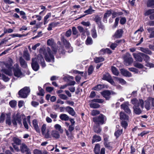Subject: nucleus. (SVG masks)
Masks as SVG:
<instances>
[{
    "label": "nucleus",
    "instance_id": "nucleus-1",
    "mask_svg": "<svg viewBox=\"0 0 154 154\" xmlns=\"http://www.w3.org/2000/svg\"><path fill=\"white\" fill-rule=\"evenodd\" d=\"M131 103L134 105V112L136 114L139 115L142 112V110L139 107L140 106L142 109L144 108L143 101L142 99L137 100L134 98L131 100Z\"/></svg>",
    "mask_w": 154,
    "mask_h": 154
},
{
    "label": "nucleus",
    "instance_id": "nucleus-2",
    "mask_svg": "<svg viewBox=\"0 0 154 154\" xmlns=\"http://www.w3.org/2000/svg\"><path fill=\"white\" fill-rule=\"evenodd\" d=\"M3 68L1 69V71L9 76L12 75V71L13 61L12 59H9L8 61L3 63Z\"/></svg>",
    "mask_w": 154,
    "mask_h": 154
},
{
    "label": "nucleus",
    "instance_id": "nucleus-3",
    "mask_svg": "<svg viewBox=\"0 0 154 154\" xmlns=\"http://www.w3.org/2000/svg\"><path fill=\"white\" fill-rule=\"evenodd\" d=\"M47 52H44V55L45 56V59L47 61L50 62L54 61V54H55L57 52V50L56 48H53L52 49L53 51L51 50L50 48H47Z\"/></svg>",
    "mask_w": 154,
    "mask_h": 154
},
{
    "label": "nucleus",
    "instance_id": "nucleus-4",
    "mask_svg": "<svg viewBox=\"0 0 154 154\" xmlns=\"http://www.w3.org/2000/svg\"><path fill=\"white\" fill-rule=\"evenodd\" d=\"M122 58L124 60V64L126 66L129 65L133 61V59L131 55L128 53H126L124 54L122 56Z\"/></svg>",
    "mask_w": 154,
    "mask_h": 154
},
{
    "label": "nucleus",
    "instance_id": "nucleus-5",
    "mask_svg": "<svg viewBox=\"0 0 154 154\" xmlns=\"http://www.w3.org/2000/svg\"><path fill=\"white\" fill-rule=\"evenodd\" d=\"M93 120L95 123L102 125L105 123L106 120V118L104 115L100 114L98 116L93 118Z\"/></svg>",
    "mask_w": 154,
    "mask_h": 154
},
{
    "label": "nucleus",
    "instance_id": "nucleus-6",
    "mask_svg": "<svg viewBox=\"0 0 154 154\" xmlns=\"http://www.w3.org/2000/svg\"><path fill=\"white\" fill-rule=\"evenodd\" d=\"M30 92V90L29 87H25L19 91L18 94L20 97L26 98L27 97Z\"/></svg>",
    "mask_w": 154,
    "mask_h": 154
},
{
    "label": "nucleus",
    "instance_id": "nucleus-7",
    "mask_svg": "<svg viewBox=\"0 0 154 154\" xmlns=\"http://www.w3.org/2000/svg\"><path fill=\"white\" fill-rule=\"evenodd\" d=\"M14 67L13 69L14 75L17 77H21L23 76V74L21 70L19 68V66L17 64L14 65Z\"/></svg>",
    "mask_w": 154,
    "mask_h": 154
},
{
    "label": "nucleus",
    "instance_id": "nucleus-8",
    "mask_svg": "<svg viewBox=\"0 0 154 154\" xmlns=\"http://www.w3.org/2000/svg\"><path fill=\"white\" fill-rule=\"evenodd\" d=\"M20 149L22 153H26V154H31L30 149L24 143L20 145Z\"/></svg>",
    "mask_w": 154,
    "mask_h": 154
},
{
    "label": "nucleus",
    "instance_id": "nucleus-9",
    "mask_svg": "<svg viewBox=\"0 0 154 154\" xmlns=\"http://www.w3.org/2000/svg\"><path fill=\"white\" fill-rule=\"evenodd\" d=\"M17 121L19 124H21V117L18 113H17L16 116H13L12 120L13 124L15 125H17Z\"/></svg>",
    "mask_w": 154,
    "mask_h": 154
},
{
    "label": "nucleus",
    "instance_id": "nucleus-10",
    "mask_svg": "<svg viewBox=\"0 0 154 154\" xmlns=\"http://www.w3.org/2000/svg\"><path fill=\"white\" fill-rule=\"evenodd\" d=\"M32 69L35 71H37L39 69V66L37 62V59L36 58H32Z\"/></svg>",
    "mask_w": 154,
    "mask_h": 154
},
{
    "label": "nucleus",
    "instance_id": "nucleus-11",
    "mask_svg": "<svg viewBox=\"0 0 154 154\" xmlns=\"http://www.w3.org/2000/svg\"><path fill=\"white\" fill-rule=\"evenodd\" d=\"M133 55L136 61L140 62L142 61L143 57V53L140 52L138 53H134Z\"/></svg>",
    "mask_w": 154,
    "mask_h": 154
},
{
    "label": "nucleus",
    "instance_id": "nucleus-12",
    "mask_svg": "<svg viewBox=\"0 0 154 154\" xmlns=\"http://www.w3.org/2000/svg\"><path fill=\"white\" fill-rule=\"evenodd\" d=\"M61 41L63 42L64 45L67 48H70L71 49V51H72V48L71 47L70 44L69 42L64 37L62 36L61 38Z\"/></svg>",
    "mask_w": 154,
    "mask_h": 154
},
{
    "label": "nucleus",
    "instance_id": "nucleus-13",
    "mask_svg": "<svg viewBox=\"0 0 154 154\" xmlns=\"http://www.w3.org/2000/svg\"><path fill=\"white\" fill-rule=\"evenodd\" d=\"M51 138L52 137L55 139H58L60 138V135L59 132L56 130H53L51 132Z\"/></svg>",
    "mask_w": 154,
    "mask_h": 154
},
{
    "label": "nucleus",
    "instance_id": "nucleus-14",
    "mask_svg": "<svg viewBox=\"0 0 154 154\" xmlns=\"http://www.w3.org/2000/svg\"><path fill=\"white\" fill-rule=\"evenodd\" d=\"M32 125L34 129L37 132H40V130L38 125V122L37 120L34 119L32 121Z\"/></svg>",
    "mask_w": 154,
    "mask_h": 154
},
{
    "label": "nucleus",
    "instance_id": "nucleus-15",
    "mask_svg": "<svg viewBox=\"0 0 154 154\" xmlns=\"http://www.w3.org/2000/svg\"><path fill=\"white\" fill-rule=\"evenodd\" d=\"M102 95L106 100H108L110 98V92L108 91H105L101 93Z\"/></svg>",
    "mask_w": 154,
    "mask_h": 154
},
{
    "label": "nucleus",
    "instance_id": "nucleus-16",
    "mask_svg": "<svg viewBox=\"0 0 154 154\" xmlns=\"http://www.w3.org/2000/svg\"><path fill=\"white\" fill-rule=\"evenodd\" d=\"M144 104L145 108L147 110H149L151 109V103L149 100V98L144 102Z\"/></svg>",
    "mask_w": 154,
    "mask_h": 154
},
{
    "label": "nucleus",
    "instance_id": "nucleus-17",
    "mask_svg": "<svg viewBox=\"0 0 154 154\" xmlns=\"http://www.w3.org/2000/svg\"><path fill=\"white\" fill-rule=\"evenodd\" d=\"M122 29H118L115 32L113 37L116 38H120L122 36Z\"/></svg>",
    "mask_w": 154,
    "mask_h": 154
},
{
    "label": "nucleus",
    "instance_id": "nucleus-18",
    "mask_svg": "<svg viewBox=\"0 0 154 154\" xmlns=\"http://www.w3.org/2000/svg\"><path fill=\"white\" fill-rule=\"evenodd\" d=\"M121 71L122 74L125 76L130 77L132 76L130 72L124 69H121Z\"/></svg>",
    "mask_w": 154,
    "mask_h": 154
},
{
    "label": "nucleus",
    "instance_id": "nucleus-19",
    "mask_svg": "<svg viewBox=\"0 0 154 154\" xmlns=\"http://www.w3.org/2000/svg\"><path fill=\"white\" fill-rule=\"evenodd\" d=\"M38 61L39 60L40 61L41 64L43 67L45 66L46 64L45 60L42 55L40 54H38Z\"/></svg>",
    "mask_w": 154,
    "mask_h": 154
},
{
    "label": "nucleus",
    "instance_id": "nucleus-20",
    "mask_svg": "<svg viewBox=\"0 0 154 154\" xmlns=\"http://www.w3.org/2000/svg\"><path fill=\"white\" fill-rule=\"evenodd\" d=\"M66 110L69 114L72 116H74L75 115V112L72 108L68 106L66 107Z\"/></svg>",
    "mask_w": 154,
    "mask_h": 154
},
{
    "label": "nucleus",
    "instance_id": "nucleus-21",
    "mask_svg": "<svg viewBox=\"0 0 154 154\" xmlns=\"http://www.w3.org/2000/svg\"><path fill=\"white\" fill-rule=\"evenodd\" d=\"M147 30L148 32L150 33L149 36V38H154V28H147Z\"/></svg>",
    "mask_w": 154,
    "mask_h": 154
},
{
    "label": "nucleus",
    "instance_id": "nucleus-22",
    "mask_svg": "<svg viewBox=\"0 0 154 154\" xmlns=\"http://www.w3.org/2000/svg\"><path fill=\"white\" fill-rule=\"evenodd\" d=\"M111 12L112 18H114L117 16L122 15L123 14V13L122 12L115 11L112 10Z\"/></svg>",
    "mask_w": 154,
    "mask_h": 154
},
{
    "label": "nucleus",
    "instance_id": "nucleus-23",
    "mask_svg": "<svg viewBox=\"0 0 154 154\" xmlns=\"http://www.w3.org/2000/svg\"><path fill=\"white\" fill-rule=\"evenodd\" d=\"M121 107L128 114L131 113V111L127 105L125 104H122L121 105Z\"/></svg>",
    "mask_w": 154,
    "mask_h": 154
},
{
    "label": "nucleus",
    "instance_id": "nucleus-24",
    "mask_svg": "<svg viewBox=\"0 0 154 154\" xmlns=\"http://www.w3.org/2000/svg\"><path fill=\"white\" fill-rule=\"evenodd\" d=\"M120 117L121 120H128V116L123 112H120Z\"/></svg>",
    "mask_w": 154,
    "mask_h": 154
},
{
    "label": "nucleus",
    "instance_id": "nucleus-25",
    "mask_svg": "<svg viewBox=\"0 0 154 154\" xmlns=\"http://www.w3.org/2000/svg\"><path fill=\"white\" fill-rule=\"evenodd\" d=\"M94 11H95L92 9V7L90 6L89 8L84 12V13L86 14L84 15L82 17H84L86 15L91 14Z\"/></svg>",
    "mask_w": 154,
    "mask_h": 154
},
{
    "label": "nucleus",
    "instance_id": "nucleus-26",
    "mask_svg": "<svg viewBox=\"0 0 154 154\" xmlns=\"http://www.w3.org/2000/svg\"><path fill=\"white\" fill-rule=\"evenodd\" d=\"M112 14L111 10L107 11L105 13L103 18V20L106 21L107 19Z\"/></svg>",
    "mask_w": 154,
    "mask_h": 154
},
{
    "label": "nucleus",
    "instance_id": "nucleus-27",
    "mask_svg": "<svg viewBox=\"0 0 154 154\" xmlns=\"http://www.w3.org/2000/svg\"><path fill=\"white\" fill-rule=\"evenodd\" d=\"M60 118L62 120L67 121L69 119V116L66 114H62L60 115Z\"/></svg>",
    "mask_w": 154,
    "mask_h": 154
},
{
    "label": "nucleus",
    "instance_id": "nucleus-28",
    "mask_svg": "<svg viewBox=\"0 0 154 154\" xmlns=\"http://www.w3.org/2000/svg\"><path fill=\"white\" fill-rule=\"evenodd\" d=\"M77 29L81 33H82V37L85 38V35L86 31L84 29L83 27L82 26H79L77 27Z\"/></svg>",
    "mask_w": 154,
    "mask_h": 154
},
{
    "label": "nucleus",
    "instance_id": "nucleus-29",
    "mask_svg": "<svg viewBox=\"0 0 154 154\" xmlns=\"http://www.w3.org/2000/svg\"><path fill=\"white\" fill-rule=\"evenodd\" d=\"M20 62L21 66L24 68H26L27 67V64L23 59V58L21 57L20 58Z\"/></svg>",
    "mask_w": 154,
    "mask_h": 154
},
{
    "label": "nucleus",
    "instance_id": "nucleus-30",
    "mask_svg": "<svg viewBox=\"0 0 154 154\" xmlns=\"http://www.w3.org/2000/svg\"><path fill=\"white\" fill-rule=\"evenodd\" d=\"M44 137L47 139L51 138V134H50V131L49 129H47L46 132L45 131L44 133H42Z\"/></svg>",
    "mask_w": 154,
    "mask_h": 154
},
{
    "label": "nucleus",
    "instance_id": "nucleus-31",
    "mask_svg": "<svg viewBox=\"0 0 154 154\" xmlns=\"http://www.w3.org/2000/svg\"><path fill=\"white\" fill-rule=\"evenodd\" d=\"M113 78L117 81H119V83L122 85H125L126 83V82L123 79L116 77H113Z\"/></svg>",
    "mask_w": 154,
    "mask_h": 154
},
{
    "label": "nucleus",
    "instance_id": "nucleus-32",
    "mask_svg": "<svg viewBox=\"0 0 154 154\" xmlns=\"http://www.w3.org/2000/svg\"><path fill=\"white\" fill-rule=\"evenodd\" d=\"M104 59L102 57H96L94 59V62L96 63H98L103 61Z\"/></svg>",
    "mask_w": 154,
    "mask_h": 154
},
{
    "label": "nucleus",
    "instance_id": "nucleus-33",
    "mask_svg": "<svg viewBox=\"0 0 154 154\" xmlns=\"http://www.w3.org/2000/svg\"><path fill=\"white\" fill-rule=\"evenodd\" d=\"M111 78L110 75L107 73L103 75L102 79L103 80L108 81Z\"/></svg>",
    "mask_w": 154,
    "mask_h": 154
},
{
    "label": "nucleus",
    "instance_id": "nucleus-34",
    "mask_svg": "<svg viewBox=\"0 0 154 154\" xmlns=\"http://www.w3.org/2000/svg\"><path fill=\"white\" fill-rule=\"evenodd\" d=\"M54 128L56 130H58V131L60 133H63V130L60 125L58 124H55L54 126Z\"/></svg>",
    "mask_w": 154,
    "mask_h": 154
},
{
    "label": "nucleus",
    "instance_id": "nucleus-35",
    "mask_svg": "<svg viewBox=\"0 0 154 154\" xmlns=\"http://www.w3.org/2000/svg\"><path fill=\"white\" fill-rule=\"evenodd\" d=\"M101 137L98 136L97 135H94L93 137V138L92 140V142L93 143L95 142H97L100 141L101 140Z\"/></svg>",
    "mask_w": 154,
    "mask_h": 154
},
{
    "label": "nucleus",
    "instance_id": "nucleus-36",
    "mask_svg": "<svg viewBox=\"0 0 154 154\" xmlns=\"http://www.w3.org/2000/svg\"><path fill=\"white\" fill-rule=\"evenodd\" d=\"M147 7L152 8H154V0H149L147 3Z\"/></svg>",
    "mask_w": 154,
    "mask_h": 154
},
{
    "label": "nucleus",
    "instance_id": "nucleus-37",
    "mask_svg": "<svg viewBox=\"0 0 154 154\" xmlns=\"http://www.w3.org/2000/svg\"><path fill=\"white\" fill-rule=\"evenodd\" d=\"M51 14L50 13H48L47 14L45 17L44 19V24L45 25L48 22V19L51 17Z\"/></svg>",
    "mask_w": 154,
    "mask_h": 154
},
{
    "label": "nucleus",
    "instance_id": "nucleus-38",
    "mask_svg": "<svg viewBox=\"0 0 154 154\" xmlns=\"http://www.w3.org/2000/svg\"><path fill=\"white\" fill-rule=\"evenodd\" d=\"M104 86L103 85H98L93 88V89L96 91H99L104 88Z\"/></svg>",
    "mask_w": 154,
    "mask_h": 154
},
{
    "label": "nucleus",
    "instance_id": "nucleus-39",
    "mask_svg": "<svg viewBox=\"0 0 154 154\" xmlns=\"http://www.w3.org/2000/svg\"><path fill=\"white\" fill-rule=\"evenodd\" d=\"M94 20L98 24H100L101 20V18L97 15H95L94 18Z\"/></svg>",
    "mask_w": 154,
    "mask_h": 154
},
{
    "label": "nucleus",
    "instance_id": "nucleus-40",
    "mask_svg": "<svg viewBox=\"0 0 154 154\" xmlns=\"http://www.w3.org/2000/svg\"><path fill=\"white\" fill-rule=\"evenodd\" d=\"M111 70L114 75L116 76H118L119 75V71L115 67L113 66H112L111 67Z\"/></svg>",
    "mask_w": 154,
    "mask_h": 154
},
{
    "label": "nucleus",
    "instance_id": "nucleus-41",
    "mask_svg": "<svg viewBox=\"0 0 154 154\" xmlns=\"http://www.w3.org/2000/svg\"><path fill=\"white\" fill-rule=\"evenodd\" d=\"M92 102L90 104V106L91 108H97L100 107V105L97 103H94Z\"/></svg>",
    "mask_w": 154,
    "mask_h": 154
},
{
    "label": "nucleus",
    "instance_id": "nucleus-42",
    "mask_svg": "<svg viewBox=\"0 0 154 154\" xmlns=\"http://www.w3.org/2000/svg\"><path fill=\"white\" fill-rule=\"evenodd\" d=\"M72 32L73 35H76L77 37L79 35L78 34V32L75 27L74 26L72 27Z\"/></svg>",
    "mask_w": 154,
    "mask_h": 154
},
{
    "label": "nucleus",
    "instance_id": "nucleus-43",
    "mask_svg": "<svg viewBox=\"0 0 154 154\" xmlns=\"http://www.w3.org/2000/svg\"><path fill=\"white\" fill-rule=\"evenodd\" d=\"M57 24V23L54 22H52L49 24L47 28L48 30V31L51 30H52V28L56 26Z\"/></svg>",
    "mask_w": 154,
    "mask_h": 154
},
{
    "label": "nucleus",
    "instance_id": "nucleus-44",
    "mask_svg": "<svg viewBox=\"0 0 154 154\" xmlns=\"http://www.w3.org/2000/svg\"><path fill=\"white\" fill-rule=\"evenodd\" d=\"M6 123L9 125L11 124V119L10 115L9 114H6Z\"/></svg>",
    "mask_w": 154,
    "mask_h": 154
},
{
    "label": "nucleus",
    "instance_id": "nucleus-45",
    "mask_svg": "<svg viewBox=\"0 0 154 154\" xmlns=\"http://www.w3.org/2000/svg\"><path fill=\"white\" fill-rule=\"evenodd\" d=\"M140 50L141 51L148 54H152L151 52L147 48H141Z\"/></svg>",
    "mask_w": 154,
    "mask_h": 154
},
{
    "label": "nucleus",
    "instance_id": "nucleus-46",
    "mask_svg": "<svg viewBox=\"0 0 154 154\" xmlns=\"http://www.w3.org/2000/svg\"><path fill=\"white\" fill-rule=\"evenodd\" d=\"M128 120H121V126L125 128H126L128 126Z\"/></svg>",
    "mask_w": 154,
    "mask_h": 154
},
{
    "label": "nucleus",
    "instance_id": "nucleus-47",
    "mask_svg": "<svg viewBox=\"0 0 154 154\" xmlns=\"http://www.w3.org/2000/svg\"><path fill=\"white\" fill-rule=\"evenodd\" d=\"M100 150V145L99 144H97L94 147V151L96 154H99Z\"/></svg>",
    "mask_w": 154,
    "mask_h": 154
},
{
    "label": "nucleus",
    "instance_id": "nucleus-48",
    "mask_svg": "<svg viewBox=\"0 0 154 154\" xmlns=\"http://www.w3.org/2000/svg\"><path fill=\"white\" fill-rule=\"evenodd\" d=\"M23 56L25 59L27 60H30V55L27 52L25 51L24 52Z\"/></svg>",
    "mask_w": 154,
    "mask_h": 154
},
{
    "label": "nucleus",
    "instance_id": "nucleus-49",
    "mask_svg": "<svg viewBox=\"0 0 154 154\" xmlns=\"http://www.w3.org/2000/svg\"><path fill=\"white\" fill-rule=\"evenodd\" d=\"M93 43V41L92 38L89 37H88L85 43L87 45H91Z\"/></svg>",
    "mask_w": 154,
    "mask_h": 154
},
{
    "label": "nucleus",
    "instance_id": "nucleus-50",
    "mask_svg": "<svg viewBox=\"0 0 154 154\" xmlns=\"http://www.w3.org/2000/svg\"><path fill=\"white\" fill-rule=\"evenodd\" d=\"M154 13V9H149L145 13V16L152 15V14Z\"/></svg>",
    "mask_w": 154,
    "mask_h": 154
},
{
    "label": "nucleus",
    "instance_id": "nucleus-51",
    "mask_svg": "<svg viewBox=\"0 0 154 154\" xmlns=\"http://www.w3.org/2000/svg\"><path fill=\"white\" fill-rule=\"evenodd\" d=\"M91 34L93 38H95L97 36L96 31L94 28L93 29L91 30Z\"/></svg>",
    "mask_w": 154,
    "mask_h": 154
},
{
    "label": "nucleus",
    "instance_id": "nucleus-52",
    "mask_svg": "<svg viewBox=\"0 0 154 154\" xmlns=\"http://www.w3.org/2000/svg\"><path fill=\"white\" fill-rule=\"evenodd\" d=\"M38 89L39 92L37 94V95L41 96H44V90L39 86L38 87Z\"/></svg>",
    "mask_w": 154,
    "mask_h": 154
},
{
    "label": "nucleus",
    "instance_id": "nucleus-53",
    "mask_svg": "<svg viewBox=\"0 0 154 154\" xmlns=\"http://www.w3.org/2000/svg\"><path fill=\"white\" fill-rule=\"evenodd\" d=\"M14 142L17 145H19L21 143V140L15 137L13 139Z\"/></svg>",
    "mask_w": 154,
    "mask_h": 154
},
{
    "label": "nucleus",
    "instance_id": "nucleus-54",
    "mask_svg": "<svg viewBox=\"0 0 154 154\" xmlns=\"http://www.w3.org/2000/svg\"><path fill=\"white\" fill-rule=\"evenodd\" d=\"M122 130H118L116 131L115 133V135L116 138L119 137L122 133Z\"/></svg>",
    "mask_w": 154,
    "mask_h": 154
},
{
    "label": "nucleus",
    "instance_id": "nucleus-55",
    "mask_svg": "<svg viewBox=\"0 0 154 154\" xmlns=\"http://www.w3.org/2000/svg\"><path fill=\"white\" fill-rule=\"evenodd\" d=\"M72 33V31L71 29H69L67 30L65 34V35L67 37H69L71 36Z\"/></svg>",
    "mask_w": 154,
    "mask_h": 154
},
{
    "label": "nucleus",
    "instance_id": "nucleus-56",
    "mask_svg": "<svg viewBox=\"0 0 154 154\" xmlns=\"http://www.w3.org/2000/svg\"><path fill=\"white\" fill-rule=\"evenodd\" d=\"M134 66L135 67L139 69L142 68L143 67V65L138 63H134Z\"/></svg>",
    "mask_w": 154,
    "mask_h": 154
},
{
    "label": "nucleus",
    "instance_id": "nucleus-57",
    "mask_svg": "<svg viewBox=\"0 0 154 154\" xmlns=\"http://www.w3.org/2000/svg\"><path fill=\"white\" fill-rule=\"evenodd\" d=\"M54 43V40L52 38L48 39L47 42V44L49 46L52 45H53Z\"/></svg>",
    "mask_w": 154,
    "mask_h": 154
},
{
    "label": "nucleus",
    "instance_id": "nucleus-58",
    "mask_svg": "<svg viewBox=\"0 0 154 154\" xmlns=\"http://www.w3.org/2000/svg\"><path fill=\"white\" fill-rule=\"evenodd\" d=\"M9 104L12 107H15L17 105V102L14 100H12L10 102Z\"/></svg>",
    "mask_w": 154,
    "mask_h": 154
},
{
    "label": "nucleus",
    "instance_id": "nucleus-59",
    "mask_svg": "<svg viewBox=\"0 0 154 154\" xmlns=\"http://www.w3.org/2000/svg\"><path fill=\"white\" fill-rule=\"evenodd\" d=\"M91 101L101 103L103 102L104 100L102 99H95L92 100Z\"/></svg>",
    "mask_w": 154,
    "mask_h": 154
},
{
    "label": "nucleus",
    "instance_id": "nucleus-60",
    "mask_svg": "<svg viewBox=\"0 0 154 154\" xmlns=\"http://www.w3.org/2000/svg\"><path fill=\"white\" fill-rule=\"evenodd\" d=\"M100 113V111L97 110H93L91 111V114L93 116H95L99 114Z\"/></svg>",
    "mask_w": 154,
    "mask_h": 154
},
{
    "label": "nucleus",
    "instance_id": "nucleus-61",
    "mask_svg": "<svg viewBox=\"0 0 154 154\" xmlns=\"http://www.w3.org/2000/svg\"><path fill=\"white\" fill-rule=\"evenodd\" d=\"M58 96L61 99L64 100H66L68 98L67 97L66 95L63 94H60Z\"/></svg>",
    "mask_w": 154,
    "mask_h": 154
},
{
    "label": "nucleus",
    "instance_id": "nucleus-62",
    "mask_svg": "<svg viewBox=\"0 0 154 154\" xmlns=\"http://www.w3.org/2000/svg\"><path fill=\"white\" fill-rule=\"evenodd\" d=\"M23 124L25 128L27 129H28L29 127L26 121V119L25 118H24L23 119Z\"/></svg>",
    "mask_w": 154,
    "mask_h": 154
},
{
    "label": "nucleus",
    "instance_id": "nucleus-63",
    "mask_svg": "<svg viewBox=\"0 0 154 154\" xmlns=\"http://www.w3.org/2000/svg\"><path fill=\"white\" fill-rule=\"evenodd\" d=\"M5 118V114L4 113H2L0 117V122H3Z\"/></svg>",
    "mask_w": 154,
    "mask_h": 154
},
{
    "label": "nucleus",
    "instance_id": "nucleus-64",
    "mask_svg": "<svg viewBox=\"0 0 154 154\" xmlns=\"http://www.w3.org/2000/svg\"><path fill=\"white\" fill-rule=\"evenodd\" d=\"M34 154H42V152L40 150L38 149H35L33 150Z\"/></svg>",
    "mask_w": 154,
    "mask_h": 154
}]
</instances>
